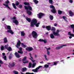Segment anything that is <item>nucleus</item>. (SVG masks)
Here are the masks:
<instances>
[{
  "mask_svg": "<svg viewBox=\"0 0 74 74\" xmlns=\"http://www.w3.org/2000/svg\"><path fill=\"white\" fill-rule=\"evenodd\" d=\"M37 23V20L35 18L32 19L31 23L30 26L31 27H33L34 25H35L36 27H38L39 25H40V23Z\"/></svg>",
  "mask_w": 74,
  "mask_h": 74,
  "instance_id": "obj_1",
  "label": "nucleus"
},
{
  "mask_svg": "<svg viewBox=\"0 0 74 74\" xmlns=\"http://www.w3.org/2000/svg\"><path fill=\"white\" fill-rule=\"evenodd\" d=\"M51 30L52 31H53V34L55 36H60V34L59 32H60V30L58 29L56 30V32H54L56 31V28L54 27H52Z\"/></svg>",
  "mask_w": 74,
  "mask_h": 74,
  "instance_id": "obj_2",
  "label": "nucleus"
},
{
  "mask_svg": "<svg viewBox=\"0 0 74 74\" xmlns=\"http://www.w3.org/2000/svg\"><path fill=\"white\" fill-rule=\"evenodd\" d=\"M24 7L25 9L26 10H27V13L28 15H30L32 14V12H31V11L30 10H31V11H32V7L29 5H28V6L25 5Z\"/></svg>",
  "mask_w": 74,
  "mask_h": 74,
  "instance_id": "obj_3",
  "label": "nucleus"
},
{
  "mask_svg": "<svg viewBox=\"0 0 74 74\" xmlns=\"http://www.w3.org/2000/svg\"><path fill=\"white\" fill-rule=\"evenodd\" d=\"M5 29L6 30H7V32L8 33L11 34H14V32L11 30V26L10 25H6L5 27Z\"/></svg>",
  "mask_w": 74,
  "mask_h": 74,
  "instance_id": "obj_4",
  "label": "nucleus"
},
{
  "mask_svg": "<svg viewBox=\"0 0 74 74\" xmlns=\"http://www.w3.org/2000/svg\"><path fill=\"white\" fill-rule=\"evenodd\" d=\"M5 3H5H3V5L5 6L6 7H7V8H8L10 10H11V9L8 6V4L10 3V1H8V0H7V1L5 2Z\"/></svg>",
  "mask_w": 74,
  "mask_h": 74,
  "instance_id": "obj_5",
  "label": "nucleus"
},
{
  "mask_svg": "<svg viewBox=\"0 0 74 74\" xmlns=\"http://www.w3.org/2000/svg\"><path fill=\"white\" fill-rule=\"evenodd\" d=\"M32 35L34 38H36L37 37V34L35 31H33L32 33Z\"/></svg>",
  "mask_w": 74,
  "mask_h": 74,
  "instance_id": "obj_6",
  "label": "nucleus"
},
{
  "mask_svg": "<svg viewBox=\"0 0 74 74\" xmlns=\"http://www.w3.org/2000/svg\"><path fill=\"white\" fill-rule=\"evenodd\" d=\"M37 15L38 18L41 19V18H42V16H44L45 14L42 13H40L38 14Z\"/></svg>",
  "mask_w": 74,
  "mask_h": 74,
  "instance_id": "obj_7",
  "label": "nucleus"
},
{
  "mask_svg": "<svg viewBox=\"0 0 74 74\" xmlns=\"http://www.w3.org/2000/svg\"><path fill=\"white\" fill-rule=\"evenodd\" d=\"M50 7L51 8H52V10H51V12L53 13H55L56 12L55 8L54 7V6L53 5H50Z\"/></svg>",
  "mask_w": 74,
  "mask_h": 74,
  "instance_id": "obj_8",
  "label": "nucleus"
},
{
  "mask_svg": "<svg viewBox=\"0 0 74 74\" xmlns=\"http://www.w3.org/2000/svg\"><path fill=\"white\" fill-rule=\"evenodd\" d=\"M42 67V66H39L38 67L36 68V69H33L32 71H33V72H37L38 71V69H40V68H41V67Z\"/></svg>",
  "mask_w": 74,
  "mask_h": 74,
  "instance_id": "obj_9",
  "label": "nucleus"
},
{
  "mask_svg": "<svg viewBox=\"0 0 74 74\" xmlns=\"http://www.w3.org/2000/svg\"><path fill=\"white\" fill-rule=\"evenodd\" d=\"M66 46H67V45H65L59 47H56V49H60V48H62L63 47H66Z\"/></svg>",
  "mask_w": 74,
  "mask_h": 74,
  "instance_id": "obj_10",
  "label": "nucleus"
},
{
  "mask_svg": "<svg viewBox=\"0 0 74 74\" xmlns=\"http://www.w3.org/2000/svg\"><path fill=\"white\" fill-rule=\"evenodd\" d=\"M38 41L40 42H44L45 44H46L47 42V40L46 39L44 40L42 39H40Z\"/></svg>",
  "mask_w": 74,
  "mask_h": 74,
  "instance_id": "obj_11",
  "label": "nucleus"
},
{
  "mask_svg": "<svg viewBox=\"0 0 74 74\" xmlns=\"http://www.w3.org/2000/svg\"><path fill=\"white\" fill-rule=\"evenodd\" d=\"M26 49L27 50V51H32V50H33V48L31 47H28L26 48Z\"/></svg>",
  "mask_w": 74,
  "mask_h": 74,
  "instance_id": "obj_12",
  "label": "nucleus"
},
{
  "mask_svg": "<svg viewBox=\"0 0 74 74\" xmlns=\"http://www.w3.org/2000/svg\"><path fill=\"white\" fill-rule=\"evenodd\" d=\"M8 66L9 67H13L15 66V63L13 62L11 64V63H9Z\"/></svg>",
  "mask_w": 74,
  "mask_h": 74,
  "instance_id": "obj_13",
  "label": "nucleus"
},
{
  "mask_svg": "<svg viewBox=\"0 0 74 74\" xmlns=\"http://www.w3.org/2000/svg\"><path fill=\"white\" fill-rule=\"evenodd\" d=\"M13 23H14L16 25H18L19 24V22H18V21L16 20H13Z\"/></svg>",
  "mask_w": 74,
  "mask_h": 74,
  "instance_id": "obj_14",
  "label": "nucleus"
},
{
  "mask_svg": "<svg viewBox=\"0 0 74 74\" xmlns=\"http://www.w3.org/2000/svg\"><path fill=\"white\" fill-rule=\"evenodd\" d=\"M21 44V41H20L18 40L17 43V45L16 46V47L17 48H18L19 47H20V44Z\"/></svg>",
  "mask_w": 74,
  "mask_h": 74,
  "instance_id": "obj_15",
  "label": "nucleus"
},
{
  "mask_svg": "<svg viewBox=\"0 0 74 74\" xmlns=\"http://www.w3.org/2000/svg\"><path fill=\"white\" fill-rule=\"evenodd\" d=\"M29 55L30 58H29L30 60H32V62H35V60H33V57L32 56V54L31 53H29Z\"/></svg>",
  "mask_w": 74,
  "mask_h": 74,
  "instance_id": "obj_16",
  "label": "nucleus"
},
{
  "mask_svg": "<svg viewBox=\"0 0 74 74\" xmlns=\"http://www.w3.org/2000/svg\"><path fill=\"white\" fill-rule=\"evenodd\" d=\"M15 55L16 58H20V56H19V54L17 52H16L15 54Z\"/></svg>",
  "mask_w": 74,
  "mask_h": 74,
  "instance_id": "obj_17",
  "label": "nucleus"
},
{
  "mask_svg": "<svg viewBox=\"0 0 74 74\" xmlns=\"http://www.w3.org/2000/svg\"><path fill=\"white\" fill-rule=\"evenodd\" d=\"M19 50L20 51H18V53H20L22 54V53H23V52L22 51V47L20 48Z\"/></svg>",
  "mask_w": 74,
  "mask_h": 74,
  "instance_id": "obj_18",
  "label": "nucleus"
},
{
  "mask_svg": "<svg viewBox=\"0 0 74 74\" xmlns=\"http://www.w3.org/2000/svg\"><path fill=\"white\" fill-rule=\"evenodd\" d=\"M25 18L27 21L29 22H30L31 21V19H30V18L27 17H26Z\"/></svg>",
  "mask_w": 74,
  "mask_h": 74,
  "instance_id": "obj_19",
  "label": "nucleus"
},
{
  "mask_svg": "<svg viewBox=\"0 0 74 74\" xmlns=\"http://www.w3.org/2000/svg\"><path fill=\"white\" fill-rule=\"evenodd\" d=\"M46 28H47V30H50L51 29V26H47L46 27Z\"/></svg>",
  "mask_w": 74,
  "mask_h": 74,
  "instance_id": "obj_20",
  "label": "nucleus"
},
{
  "mask_svg": "<svg viewBox=\"0 0 74 74\" xmlns=\"http://www.w3.org/2000/svg\"><path fill=\"white\" fill-rule=\"evenodd\" d=\"M68 35L71 36H72V37H74V34H71L70 32H68Z\"/></svg>",
  "mask_w": 74,
  "mask_h": 74,
  "instance_id": "obj_21",
  "label": "nucleus"
},
{
  "mask_svg": "<svg viewBox=\"0 0 74 74\" xmlns=\"http://www.w3.org/2000/svg\"><path fill=\"white\" fill-rule=\"evenodd\" d=\"M3 41L4 43H6L7 42V38H4L3 39Z\"/></svg>",
  "mask_w": 74,
  "mask_h": 74,
  "instance_id": "obj_22",
  "label": "nucleus"
},
{
  "mask_svg": "<svg viewBox=\"0 0 74 74\" xmlns=\"http://www.w3.org/2000/svg\"><path fill=\"white\" fill-rule=\"evenodd\" d=\"M50 36L51 38H55V36L53 34H51L50 35Z\"/></svg>",
  "mask_w": 74,
  "mask_h": 74,
  "instance_id": "obj_23",
  "label": "nucleus"
},
{
  "mask_svg": "<svg viewBox=\"0 0 74 74\" xmlns=\"http://www.w3.org/2000/svg\"><path fill=\"white\" fill-rule=\"evenodd\" d=\"M44 57L46 60H47V61H48V60H49L48 58H47V56L46 55V54H45L44 55Z\"/></svg>",
  "mask_w": 74,
  "mask_h": 74,
  "instance_id": "obj_24",
  "label": "nucleus"
},
{
  "mask_svg": "<svg viewBox=\"0 0 74 74\" xmlns=\"http://www.w3.org/2000/svg\"><path fill=\"white\" fill-rule=\"evenodd\" d=\"M69 14L70 16H71L73 15V12H72L71 11H69Z\"/></svg>",
  "mask_w": 74,
  "mask_h": 74,
  "instance_id": "obj_25",
  "label": "nucleus"
},
{
  "mask_svg": "<svg viewBox=\"0 0 74 74\" xmlns=\"http://www.w3.org/2000/svg\"><path fill=\"white\" fill-rule=\"evenodd\" d=\"M27 71V69L26 68L24 67L22 68V71L23 72Z\"/></svg>",
  "mask_w": 74,
  "mask_h": 74,
  "instance_id": "obj_26",
  "label": "nucleus"
},
{
  "mask_svg": "<svg viewBox=\"0 0 74 74\" xmlns=\"http://www.w3.org/2000/svg\"><path fill=\"white\" fill-rule=\"evenodd\" d=\"M21 47H23V48H26L27 46L26 45H24L23 43H21Z\"/></svg>",
  "mask_w": 74,
  "mask_h": 74,
  "instance_id": "obj_27",
  "label": "nucleus"
},
{
  "mask_svg": "<svg viewBox=\"0 0 74 74\" xmlns=\"http://www.w3.org/2000/svg\"><path fill=\"white\" fill-rule=\"evenodd\" d=\"M49 18L52 21L53 20V16H52L51 15H50L49 16Z\"/></svg>",
  "mask_w": 74,
  "mask_h": 74,
  "instance_id": "obj_28",
  "label": "nucleus"
},
{
  "mask_svg": "<svg viewBox=\"0 0 74 74\" xmlns=\"http://www.w3.org/2000/svg\"><path fill=\"white\" fill-rule=\"evenodd\" d=\"M21 35L22 36H25V33L24 32L22 31L21 32Z\"/></svg>",
  "mask_w": 74,
  "mask_h": 74,
  "instance_id": "obj_29",
  "label": "nucleus"
},
{
  "mask_svg": "<svg viewBox=\"0 0 74 74\" xmlns=\"http://www.w3.org/2000/svg\"><path fill=\"white\" fill-rule=\"evenodd\" d=\"M44 67L45 69H47L49 67V65L47 64H45L44 65Z\"/></svg>",
  "mask_w": 74,
  "mask_h": 74,
  "instance_id": "obj_30",
  "label": "nucleus"
},
{
  "mask_svg": "<svg viewBox=\"0 0 74 74\" xmlns=\"http://www.w3.org/2000/svg\"><path fill=\"white\" fill-rule=\"evenodd\" d=\"M7 49L8 50V51H11L12 50V49L11 47H9Z\"/></svg>",
  "mask_w": 74,
  "mask_h": 74,
  "instance_id": "obj_31",
  "label": "nucleus"
},
{
  "mask_svg": "<svg viewBox=\"0 0 74 74\" xmlns=\"http://www.w3.org/2000/svg\"><path fill=\"white\" fill-rule=\"evenodd\" d=\"M12 4L14 8V9H16V7L15 4H14V3H12Z\"/></svg>",
  "mask_w": 74,
  "mask_h": 74,
  "instance_id": "obj_32",
  "label": "nucleus"
},
{
  "mask_svg": "<svg viewBox=\"0 0 74 74\" xmlns=\"http://www.w3.org/2000/svg\"><path fill=\"white\" fill-rule=\"evenodd\" d=\"M27 58V57H26V56H25L23 59L22 60L23 61V62H25V61H26Z\"/></svg>",
  "mask_w": 74,
  "mask_h": 74,
  "instance_id": "obj_33",
  "label": "nucleus"
},
{
  "mask_svg": "<svg viewBox=\"0 0 74 74\" xmlns=\"http://www.w3.org/2000/svg\"><path fill=\"white\" fill-rule=\"evenodd\" d=\"M32 63L31 62H29L28 66L29 68H31V67H32Z\"/></svg>",
  "mask_w": 74,
  "mask_h": 74,
  "instance_id": "obj_34",
  "label": "nucleus"
},
{
  "mask_svg": "<svg viewBox=\"0 0 74 74\" xmlns=\"http://www.w3.org/2000/svg\"><path fill=\"white\" fill-rule=\"evenodd\" d=\"M49 3L51 4H53V1L52 0H49Z\"/></svg>",
  "mask_w": 74,
  "mask_h": 74,
  "instance_id": "obj_35",
  "label": "nucleus"
},
{
  "mask_svg": "<svg viewBox=\"0 0 74 74\" xmlns=\"http://www.w3.org/2000/svg\"><path fill=\"white\" fill-rule=\"evenodd\" d=\"M15 19H16V17L15 16L11 18V20H12V22H13V21H15Z\"/></svg>",
  "mask_w": 74,
  "mask_h": 74,
  "instance_id": "obj_36",
  "label": "nucleus"
},
{
  "mask_svg": "<svg viewBox=\"0 0 74 74\" xmlns=\"http://www.w3.org/2000/svg\"><path fill=\"white\" fill-rule=\"evenodd\" d=\"M34 2L35 3V4H37L38 3V1H37V0H33Z\"/></svg>",
  "mask_w": 74,
  "mask_h": 74,
  "instance_id": "obj_37",
  "label": "nucleus"
},
{
  "mask_svg": "<svg viewBox=\"0 0 74 74\" xmlns=\"http://www.w3.org/2000/svg\"><path fill=\"white\" fill-rule=\"evenodd\" d=\"M70 27H71L72 29H74V25H71Z\"/></svg>",
  "mask_w": 74,
  "mask_h": 74,
  "instance_id": "obj_38",
  "label": "nucleus"
},
{
  "mask_svg": "<svg viewBox=\"0 0 74 74\" xmlns=\"http://www.w3.org/2000/svg\"><path fill=\"white\" fill-rule=\"evenodd\" d=\"M3 58L5 60H7V56H6L3 57Z\"/></svg>",
  "mask_w": 74,
  "mask_h": 74,
  "instance_id": "obj_39",
  "label": "nucleus"
},
{
  "mask_svg": "<svg viewBox=\"0 0 74 74\" xmlns=\"http://www.w3.org/2000/svg\"><path fill=\"white\" fill-rule=\"evenodd\" d=\"M36 63H34L32 65V67L33 68H34V67H35V66H36Z\"/></svg>",
  "mask_w": 74,
  "mask_h": 74,
  "instance_id": "obj_40",
  "label": "nucleus"
},
{
  "mask_svg": "<svg viewBox=\"0 0 74 74\" xmlns=\"http://www.w3.org/2000/svg\"><path fill=\"white\" fill-rule=\"evenodd\" d=\"M29 61L28 60H25V61L23 62V63H29Z\"/></svg>",
  "mask_w": 74,
  "mask_h": 74,
  "instance_id": "obj_41",
  "label": "nucleus"
},
{
  "mask_svg": "<svg viewBox=\"0 0 74 74\" xmlns=\"http://www.w3.org/2000/svg\"><path fill=\"white\" fill-rule=\"evenodd\" d=\"M24 4L25 5H29V3L28 2H24Z\"/></svg>",
  "mask_w": 74,
  "mask_h": 74,
  "instance_id": "obj_42",
  "label": "nucleus"
},
{
  "mask_svg": "<svg viewBox=\"0 0 74 74\" xmlns=\"http://www.w3.org/2000/svg\"><path fill=\"white\" fill-rule=\"evenodd\" d=\"M8 45H5V47H4V48H6V49H8Z\"/></svg>",
  "mask_w": 74,
  "mask_h": 74,
  "instance_id": "obj_43",
  "label": "nucleus"
},
{
  "mask_svg": "<svg viewBox=\"0 0 74 74\" xmlns=\"http://www.w3.org/2000/svg\"><path fill=\"white\" fill-rule=\"evenodd\" d=\"M64 19L65 21L66 22H67V21L66 20V17L64 16H63L62 17Z\"/></svg>",
  "mask_w": 74,
  "mask_h": 74,
  "instance_id": "obj_44",
  "label": "nucleus"
},
{
  "mask_svg": "<svg viewBox=\"0 0 74 74\" xmlns=\"http://www.w3.org/2000/svg\"><path fill=\"white\" fill-rule=\"evenodd\" d=\"M1 51H3L4 50V47L2 46L1 47Z\"/></svg>",
  "mask_w": 74,
  "mask_h": 74,
  "instance_id": "obj_45",
  "label": "nucleus"
},
{
  "mask_svg": "<svg viewBox=\"0 0 74 74\" xmlns=\"http://www.w3.org/2000/svg\"><path fill=\"white\" fill-rule=\"evenodd\" d=\"M62 13V12L61 11L59 10L58 11V14H61Z\"/></svg>",
  "mask_w": 74,
  "mask_h": 74,
  "instance_id": "obj_46",
  "label": "nucleus"
},
{
  "mask_svg": "<svg viewBox=\"0 0 74 74\" xmlns=\"http://www.w3.org/2000/svg\"><path fill=\"white\" fill-rule=\"evenodd\" d=\"M13 73L15 74H18V72H17V71H14Z\"/></svg>",
  "mask_w": 74,
  "mask_h": 74,
  "instance_id": "obj_47",
  "label": "nucleus"
},
{
  "mask_svg": "<svg viewBox=\"0 0 74 74\" xmlns=\"http://www.w3.org/2000/svg\"><path fill=\"white\" fill-rule=\"evenodd\" d=\"M19 2H18V1H17L16 2V5H19Z\"/></svg>",
  "mask_w": 74,
  "mask_h": 74,
  "instance_id": "obj_48",
  "label": "nucleus"
},
{
  "mask_svg": "<svg viewBox=\"0 0 74 74\" xmlns=\"http://www.w3.org/2000/svg\"><path fill=\"white\" fill-rule=\"evenodd\" d=\"M47 54L48 55H49V56L50 55V52H49V51H47Z\"/></svg>",
  "mask_w": 74,
  "mask_h": 74,
  "instance_id": "obj_49",
  "label": "nucleus"
},
{
  "mask_svg": "<svg viewBox=\"0 0 74 74\" xmlns=\"http://www.w3.org/2000/svg\"><path fill=\"white\" fill-rule=\"evenodd\" d=\"M45 48L47 49V51H48V50H50L51 49V48L49 47L48 48H47V47H45Z\"/></svg>",
  "mask_w": 74,
  "mask_h": 74,
  "instance_id": "obj_50",
  "label": "nucleus"
},
{
  "mask_svg": "<svg viewBox=\"0 0 74 74\" xmlns=\"http://www.w3.org/2000/svg\"><path fill=\"white\" fill-rule=\"evenodd\" d=\"M69 1L70 3L72 4V3H73V0H69Z\"/></svg>",
  "mask_w": 74,
  "mask_h": 74,
  "instance_id": "obj_51",
  "label": "nucleus"
},
{
  "mask_svg": "<svg viewBox=\"0 0 74 74\" xmlns=\"http://www.w3.org/2000/svg\"><path fill=\"white\" fill-rule=\"evenodd\" d=\"M52 63H50V62H48L47 63V64L48 65H51V64H52Z\"/></svg>",
  "mask_w": 74,
  "mask_h": 74,
  "instance_id": "obj_52",
  "label": "nucleus"
},
{
  "mask_svg": "<svg viewBox=\"0 0 74 74\" xmlns=\"http://www.w3.org/2000/svg\"><path fill=\"white\" fill-rule=\"evenodd\" d=\"M19 6V8H22V5H20Z\"/></svg>",
  "mask_w": 74,
  "mask_h": 74,
  "instance_id": "obj_53",
  "label": "nucleus"
},
{
  "mask_svg": "<svg viewBox=\"0 0 74 74\" xmlns=\"http://www.w3.org/2000/svg\"><path fill=\"white\" fill-rule=\"evenodd\" d=\"M52 63H54V65H56V62H53Z\"/></svg>",
  "mask_w": 74,
  "mask_h": 74,
  "instance_id": "obj_54",
  "label": "nucleus"
},
{
  "mask_svg": "<svg viewBox=\"0 0 74 74\" xmlns=\"http://www.w3.org/2000/svg\"><path fill=\"white\" fill-rule=\"evenodd\" d=\"M0 64H3V62L1 60H0Z\"/></svg>",
  "mask_w": 74,
  "mask_h": 74,
  "instance_id": "obj_55",
  "label": "nucleus"
},
{
  "mask_svg": "<svg viewBox=\"0 0 74 74\" xmlns=\"http://www.w3.org/2000/svg\"><path fill=\"white\" fill-rule=\"evenodd\" d=\"M11 58H12V57L11 56H9V58L10 59H11Z\"/></svg>",
  "mask_w": 74,
  "mask_h": 74,
  "instance_id": "obj_56",
  "label": "nucleus"
},
{
  "mask_svg": "<svg viewBox=\"0 0 74 74\" xmlns=\"http://www.w3.org/2000/svg\"><path fill=\"white\" fill-rule=\"evenodd\" d=\"M54 26H57V24L56 23H55L54 25Z\"/></svg>",
  "mask_w": 74,
  "mask_h": 74,
  "instance_id": "obj_57",
  "label": "nucleus"
},
{
  "mask_svg": "<svg viewBox=\"0 0 74 74\" xmlns=\"http://www.w3.org/2000/svg\"><path fill=\"white\" fill-rule=\"evenodd\" d=\"M69 38L70 39H71V38H72V36H69Z\"/></svg>",
  "mask_w": 74,
  "mask_h": 74,
  "instance_id": "obj_58",
  "label": "nucleus"
},
{
  "mask_svg": "<svg viewBox=\"0 0 74 74\" xmlns=\"http://www.w3.org/2000/svg\"><path fill=\"white\" fill-rule=\"evenodd\" d=\"M2 55L3 56H4L5 55V53H2Z\"/></svg>",
  "mask_w": 74,
  "mask_h": 74,
  "instance_id": "obj_59",
  "label": "nucleus"
},
{
  "mask_svg": "<svg viewBox=\"0 0 74 74\" xmlns=\"http://www.w3.org/2000/svg\"><path fill=\"white\" fill-rule=\"evenodd\" d=\"M26 74H30V73L27 72L26 73Z\"/></svg>",
  "mask_w": 74,
  "mask_h": 74,
  "instance_id": "obj_60",
  "label": "nucleus"
},
{
  "mask_svg": "<svg viewBox=\"0 0 74 74\" xmlns=\"http://www.w3.org/2000/svg\"><path fill=\"white\" fill-rule=\"evenodd\" d=\"M37 55H35L34 57H35V58H37Z\"/></svg>",
  "mask_w": 74,
  "mask_h": 74,
  "instance_id": "obj_61",
  "label": "nucleus"
},
{
  "mask_svg": "<svg viewBox=\"0 0 74 74\" xmlns=\"http://www.w3.org/2000/svg\"><path fill=\"white\" fill-rule=\"evenodd\" d=\"M5 20V18H3V20H2V21H4Z\"/></svg>",
  "mask_w": 74,
  "mask_h": 74,
  "instance_id": "obj_62",
  "label": "nucleus"
},
{
  "mask_svg": "<svg viewBox=\"0 0 74 74\" xmlns=\"http://www.w3.org/2000/svg\"><path fill=\"white\" fill-rule=\"evenodd\" d=\"M45 27V26H43V28H44Z\"/></svg>",
  "mask_w": 74,
  "mask_h": 74,
  "instance_id": "obj_63",
  "label": "nucleus"
},
{
  "mask_svg": "<svg viewBox=\"0 0 74 74\" xmlns=\"http://www.w3.org/2000/svg\"><path fill=\"white\" fill-rule=\"evenodd\" d=\"M44 63V62H40V63Z\"/></svg>",
  "mask_w": 74,
  "mask_h": 74,
  "instance_id": "obj_64",
  "label": "nucleus"
}]
</instances>
